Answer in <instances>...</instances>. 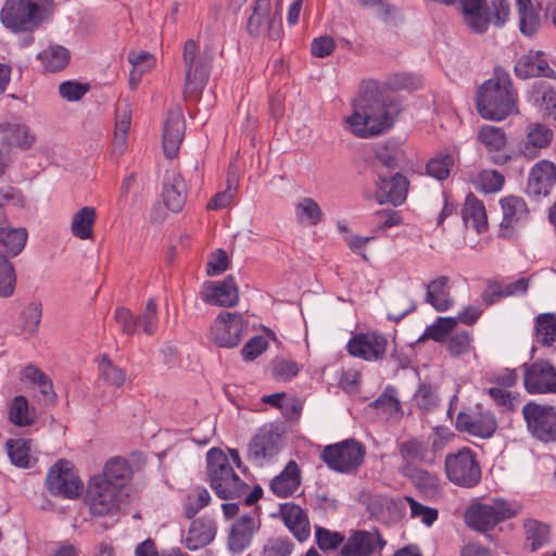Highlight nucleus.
Listing matches in <instances>:
<instances>
[{"label":"nucleus","instance_id":"nucleus-1","mask_svg":"<svg viewBox=\"0 0 556 556\" xmlns=\"http://www.w3.org/2000/svg\"><path fill=\"white\" fill-rule=\"evenodd\" d=\"M422 80L410 73H393L382 85L377 80H366L361 85L357 98L353 101V113L345 118L350 130L359 138H370L388 131L394 124L397 108L387 103L383 91H415Z\"/></svg>","mask_w":556,"mask_h":556},{"label":"nucleus","instance_id":"nucleus-2","mask_svg":"<svg viewBox=\"0 0 556 556\" xmlns=\"http://www.w3.org/2000/svg\"><path fill=\"white\" fill-rule=\"evenodd\" d=\"M476 106L483 119L493 122H502L519 113L518 93L508 72L495 67L493 76L480 86Z\"/></svg>","mask_w":556,"mask_h":556},{"label":"nucleus","instance_id":"nucleus-3","mask_svg":"<svg viewBox=\"0 0 556 556\" xmlns=\"http://www.w3.org/2000/svg\"><path fill=\"white\" fill-rule=\"evenodd\" d=\"M207 482L222 500H235L245 494L249 484L236 472L229 457L220 448L212 447L206 453Z\"/></svg>","mask_w":556,"mask_h":556},{"label":"nucleus","instance_id":"nucleus-4","mask_svg":"<svg viewBox=\"0 0 556 556\" xmlns=\"http://www.w3.org/2000/svg\"><path fill=\"white\" fill-rule=\"evenodd\" d=\"M53 9V0H7L0 20L13 33L30 31L47 20Z\"/></svg>","mask_w":556,"mask_h":556},{"label":"nucleus","instance_id":"nucleus-5","mask_svg":"<svg viewBox=\"0 0 556 556\" xmlns=\"http://www.w3.org/2000/svg\"><path fill=\"white\" fill-rule=\"evenodd\" d=\"M521 506L502 497L471 504L465 511V522L481 533L493 530L497 525L516 517Z\"/></svg>","mask_w":556,"mask_h":556},{"label":"nucleus","instance_id":"nucleus-6","mask_svg":"<svg viewBox=\"0 0 556 556\" xmlns=\"http://www.w3.org/2000/svg\"><path fill=\"white\" fill-rule=\"evenodd\" d=\"M528 434L543 444L556 443V405L527 402L521 408Z\"/></svg>","mask_w":556,"mask_h":556},{"label":"nucleus","instance_id":"nucleus-7","mask_svg":"<svg viewBox=\"0 0 556 556\" xmlns=\"http://www.w3.org/2000/svg\"><path fill=\"white\" fill-rule=\"evenodd\" d=\"M365 456V445L355 439H345L326 445L320 454V458L330 470L345 475L355 472L363 464Z\"/></svg>","mask_w":556,"mask_h":556},{"label":"nucleus","instance_id":"nucleus-8","mask_svg":"<svg viewBox=\"0 0 556 556\" xmlns=\"http://www.w3.org/2000/svg\"><path fill=\"white\" fill-rule=\"evenodd\" d=\"M185 66L184 96L186 99L198 100L210 77V63L199 53V46L188 39L182 49Z\"/></svg>","mask_w":556,"mask_h":556},{"label":"nucleus","instance_id":"nucleus-9","mask_svg":"<svg viewBox=\"0 0 556 556\" xmlns=\"http://www.w3.org/2000/svg\"><path fill=\"white\" fill-rule=\"evenodd\" d=\"M444 468L448 481L457 486L471 489L481 481V467L470 447L464 446L455 453H448Z\"/></svg>","mask_w":556,"mask_h":556},{"label":"nucleus","instance_id":"nucleus-10","mask_svg":"<svg viewBox=\"0 0 556 556\" xmlns=\"http://www.w3.org/2000/svg\"><path fill=\"white\" fill-rule=\"evenodd\" d=\"M123 494L118 486L110 484L104 478L93 475L87 482L84 503L90 515L105 517L118 509L123 501Z\"/></svg>","mask_w":556,"mask_h":556},{"label":"nucleus","instance_id":"nucleus-11","mask_svg":"<svg viewBox=\"0 0 556 556\" xmlns=\"http://www.w3.org/2000/svg\"><path fill=\"white\" fill-rule=\"evenodd\" d=\"M476 141L494 165L504 166L516 160L515 152L507 148L508 136L502 127L490 124L480 126L476 134Z\"/></svg>","mask_w":556,"mask_h":556},{"label":"nucleus","instance_id":"nucleus-12","mask_svg":"<svg viewBox=\"0 0 556 556\" xmlns=\"http://www.w3.org/2000/svg\"><path fill=\"white\" fill-rule=\"evenodd\" d=\"M502 219L498 235L504 239H513L517 231L525 228L531 222V212L523 198L506 195L500 199Z\"/></svg>","mask_w":556,"mask_h":556},{"label":"nucleus","instance_id":"nucleus-13","mask_svg":"<svg viewBox=\"0 0 556 556\" xmlns=\"http://www.w3.org/2000/svg\"><path fill=\"white\" fill-rule=\"evenodd\" d=\"M46 485L52 495L75 498L80 494L83 482L65 459L56 462L49 470Z\"/></svg>","mask_w":556,"mask_h":556},{"label":"nucleus","instance_id":"nucleus-14","mask_svg":"<svg viewBox=\"0 0 556 556\" xmlns=\"http://www.w3.org/2000/svg\"><path fill=\"white\" fill-rule=\"evenodd\" d=\"M247 31L253 37L277 40L282 34L280 17L271 14L270 0H255L253 13L248 18Z\"/></svg>","mask_w":556,"mask_h":556},{"label":"nucleus","instance_id":"nucleus-15","mask_svg":"<svg viewBox=\"0 0 556 556\" xmlns=\"http://www.w3.org/2000/svg\"><path fill=\"white\" fill-rule=\"evenodd\" d=\"M261 528L260 514L251 510L233 520L227 535V547L231 554L239 555L248 549L254 535Z\"/></svg>","mask_w":556,"mask_h":556},{"label":"nucleus","instance_id":"nucleus-16","mask_svg":"<svg viewBox=\"0 0 556 556\" xmlns=\"http://www.w3.org/2000/svg\"><path fill=\"white\" fill-rule=\"evenodd\" d=\"M554 140L553 129L539 122L529 123L525 128V136L516 146V159L521 156L527 161L539 157L544 149H547Z\"/></svg>","mask_w":556,"mask_h":556},{"label":"nucleus","instance_id":"nucleus-17","mask_svg":"<svg viewBox=\"0 0 556 556\" xmlns=\"http://www.w3.org/2000/svg\"><path fill=\"white\" fill-rule=\"evenodd\" d=\"M523 386L530 394H556V369L546 361L523 364Z\"/></svg>","mask_w":556,"mask_h":556},{"label":"nucleus","instance_id":"nucleus-18","mask_svg":"<svg viewBox=\"0 0 556 556\" xmlns=\"http://www.w3.org/2000/svg\"><path fill=\"white\" fill-rule=\"evenodd\" d=\"M387 542L377 529L355 530L343 544L341 556H382Z\"/></svg>","mask_w":556,"mask_h":556},{"label":"nucleus","instance_id":"nucleus-19","mask_svg":"<svg viewBox=\"0 0 556 556\" xmlns=\"http://www.w3.org/2000/svg\"><path fill=\"white\" fill-rule=\"evenodd\" d=\"M245 321L241 314L222 312L212 327V338L222 348H235L242 340Z\"/></svg>","mask_w":556,"mask_h":556},{"label":"nucleus","instance_id":"nucleus-20","mask_svg":"<svg viewBox=\"0 0 556 556\" xmlns=\"http://www.w3.org/2000/svg\"><path fill=\"white\" fill-rule=\"evenodd\" d=\"M387 345V338L379 332H359L349 340L346 350L351 356L375 362L383 358Z\"/></svg>","mask_w":556,"mask_h":556},{"label":"nucleus","instance_id":"nucleus-21","mask_svg":"<svg viewBox=\"0 0 556 556\" xmlns=\"http://www.w3.org/2000/svg\"><path fill=\"white\" fill-rule=\"evenodd\" d=\"M455 425L457 430L480 439L492 438L498 427L494 414L480 407L471 413L459 412Z\"/></svg>","mask_w":556,"mask_h":556},{"label":"nucleus","instance_id":"nucleus-22","mask_svg":"<svg viewBox=\"0 0 556 556\" xmlns=\"http://www.w3.org/2000/svg\"><path fill=\"white\" fill-rule=\"evenodd\" d=\"M376 187V199L379 204L390 202L393 205H401L406 200L409 181L401 173H396L390 178L379 175Z\"/></svg>","mask_w":556,"mask_h":556},{"label":"nucleus","instance_id":"nucleus-23","mask_svg":"<svg viewBox=\"0 0 556 556\" xmlns=\"http://www.w3.org/2000/svg\"><path fill=\"white\" fill-rule=\"evenodd\" d=\"M464 23L472 31L484 34L491 24L486 0H456Z\"/></svg>","mask_w":556,"mask_h":556},{"label":"nucleus","instance_id":"nucleus-24","mask_svg":"<svg viewBox=\"0 0 556 556\" xmlns=\"http://www.w3.org/2000/svg\"><path fill=\"white\" fill-rule=\"evenodd\" d=\"M204 302L224 307L235 306L239 301V293L232 276L222 281L207 282L202 290Z\"/></svg>","mask_w":556,"mask_h":556},{"label":"nucleus","instance_id":"nucleus-25","mask_svg":"<svg viewBox=\"0 0 556 556\" xmlns=\"http://www.w3.org/2000/svg\"><path fill=\"white\" fill-rule=\"evenodd\" d=\"M556 182V165L549 160H540L529 172L527 189L532 195H548Z\"/></svg>","mask_w":556,"mask_h":556},{"label":"nucleus","instance_id":"nucleus-26","mask_svg":"<svg viewBox=\"0 0 556 556\" xmlns=\"http://www.w3.org/2000/svg\"><path fill=\"white\" fill-rule=\"evenodd\" d=\"M279 516L288 530L300 541H306L311 535V525L306 511L293 502L279 505Z\"/></svg>","mask_w":556,"mask_h":556},{"label":"nucleus","instance_id":"nucleus-27","mask_svg":"<svg viewBox=\"0 0 556 556\" xmlns=\"http://www.w3.org/2000/svg\"><path fill=\"white\" fill-rule=\"evenodd\" d=\"M514 70L516 76L521 79L555 76V71L548 65L543 51H530L522 55L517 60Z\"/></svg>","mask_w":556,"mask_h":556},{"label":"nucleus","instance_id":"nucleus-28","mask_svg":"<svg viewBox=\"0 0 556 556\" xmlns=\"http://www.w3.org/2000/svg\"><path fill=\"white\" fill-rule=\"evenodd\" d=\"M278 437L269 431L256 433L248 446V459L256 466H263L267 459L279 453Z\"/></svg>","mask_w":556,"mask_h":556},{"label":"nucleus","instance_id":"nucleus-29","mask_svg":"<svg viewBox=\"0 0 556 556\" xmlns=\"http://www.w3.org/2000/svg\"><path fill=\"white\" fill-rule=\"evenodd\" d=\"M301 485V470L298 463L289 460L282 471L270 481V491L279 498L292 496Z\"/></svg>","mask_w":556,"mask_h":556},{"label":"nucleus","instance_id":"nucleus-30","mask_svg":"<svg viewBox=\"0 0 556 556\" xmlns=\"http://www.w3.org/2000/svg\"><path fill=\"white\" fill-rule=\"evenodd\" d=\"M187 184L179 173L167 175L162 190L164 205L174 213L182 211L187 200Z\"/></svg>","mask_w":556,"mask_h":556},{"label":"nucleus","instance_id":"nucleus-31","mask_svg":"<svg viewBox=\"0 0 556 556\" xmlns=\"http://www.w3.org/2000/svg\"><path fill=\"white\" fill-rule=\"evenodd\" d=\"M402 459L400 468L417 465H434V456L428 451V445L416 438L408 439L397 445Z\"/></svg>","mask_w":556,"mask_h":556},{"label":"nucleus","instance_id":"nucleus-32","mask_svg":"<svg viewBox=\"0 0 556 556\" xmlns=\"http://www.w3.org/2000/svg\"><path fill=\"white\" fill-rule=\"evenodd\" d=\"M185 136V119L178 112L168 114L163 128V151L166 157L177 155Z\"/></svg>","mask_w":556,"mask_h":556},{"label":"nucleus","instance_id":"nucleus-33","mask_svg":"<svg viewBox=\"0 0 556 556\" xmlns=\"http://www.w3.org/2000/svg\"><path fill=\"white\" fill-rule=\"evenodd\" d=\"M216 530V523L211 518L201 517L192 520L185 539L186 547L197 551L208 545L215 539Z\"/></svg>","mask_w":556,"mask_h":556},{"label":"nucleus","instance_id":"nucleus-34","mask_svg":"<svg viewBox=\"0 0 556 556\" xmlns=\"http://www.w3.org/2000/svg\"><path fill=\"white\" fill-rule=\"evenodd\" d=\"M527 100L544 116L556 121V89L552 86L542 81L534 83L528 91Z\"/></svg>","mask_w":556,"mask_h":556},{"label":"nucleus","instance_id":"nucleus-35","mask_svg":"<svg viewBox=\"0 0 556 556\" xmlns=\"http://www.w3.org/2000/svg\"><path fill=\"white\" fill-rule=\"evenodd\" d=\"M131 125V108L126 100H118L115 105V125L113 152L123 153L127 147L128 132Z\"/></svg>","mask_w":556,"mask_h":556},{"label":"nucleus","instance_id":"nucleus-36","mask_svg":"<svg viewBox=\"0 0 556 556\" xmlns=\"http://www.w3.org/2000/svg\"><path fill=\"white\" fill-rule=\"evenodd\" d=\"M96 476L104 478L110 484L118 486V490L124 493L125 486L132 478V469L127 459L116 456L111 457L104 464L102 471L96 473Z\"/></svg>","mask_w":556,"mask_h":556},{"label":"nucleus","instance_id":"nucleus-37","mask_svg":"<svg viewBox=\"0 0 556 556\" xmlns=\"http://www.w3.org/2000/svg\"><path fill=\"white\" fill-rule=\"evenodd\" d=\"M462 215L466 227H471L478 233L488 230L489 224L484 204L473 193L467 194Z\"/></svg>","mask_w":556,"mask_h":556},{"label":"nucleus","instance_id":"nucleus-38","mask_svg":"<svg viewBox=\"0 0 556 556\" xmlns=\"http://www.w3.org/2000/svg\"><path fill=\"white\" fill-rule=\"evenodd\" d=\"M28 233L24 227H11L5 219L0 220V244L8 256L15 257L24 250Z\"/></svg>","mask_w":556,"mask_h":556},{"label":"nucleus","instance_id":"nucleus-39","mask_svg":"<svg viewBox=\"0 0 556 556\" xmlns=\"http://www.w3.org/2000/svg\"><path fill=\"white\" fill-rule=\"evenodd\" d=\"M447 282V277L440 276L426 285V302L431 304L437 312H446L454 305Z\"/></svg>","mask_w":556,"mask_h":556},{"label":"nucleus","instance_id":"nucleus-40","mask_svg":"<svg viewBox=\"0 0 556 556\" xmlns=\"http://www.w3.org/2000/svg\"><path fill=\"white\" fill-rule=\"evenodd\" d=\"M97 219V211L93 206H83L72 216L71 232L79 240L93 239V227Z\"/></svg>","mask_w":556,"mask_h":556},{"label":"nucleus","instance_id":"nucleus-41","mask_svg":"<svg viewBox=\"0 0 556 556\" xmlns=\"http://www.w3.org/2000/svg\"><path fill=\"white\" fill-rule=\"evenodd\" d=\"M31 440L10 439L7 441V451L11 463L20 468H29L35 458L31 453Z\"/></svg>","mask_w":556,"mask_h":556},{"label":"nucleus","instance_id":"nucleus-42","mask_svg":"<svg viewBox=\"0 0 556 556\" xmlns=\"http://www.w3.org/2000/svg\"><path fill=\"white\" fill-rule=\"evenodd\" d=\"M21 376L23 380L37 387L47 402L52 403L55 400L52 381L40 368L27 365L22 369Z\"/></svg>","mask_w":556,"mask_h":556},{"label":"nucleus","instance_id":"nucleus-43","mask_svg":"<svg viewBox=\"0 0 556 556\" xmlns=\"http://www.w3.org/2000/svg\"><path fill=\"white\" fill-rule=\"evenodd\" d=\"M534 339L542 346H552L556 341V315L543 313L535 317Z\"/></svg>","mask_w":556,"mask_h":556},{"label":"nucleus","instance_id":"nucleus-44","mask_svg":"<svg viewBox=\"0 0 556 556\" xmlns=\"http://www.w3.org/2000/svg\"><path fill=\"white\" fill-rule=\"evenodd\" d=\"M37 58L41 62L45 71L58 72L66 67L71 54L66 48L55 45L38 53Z\"/></svg>","mask_w":556,"mask_h":556},{"label":"nucleus","instance_id":"nucleus-45","mask_svg":"<svg viewBox=\"0 0 556 556\" xmlns=\"http://www.w3.org/2000/svg\"><path fill=\"white\" fill-rule=\"evenodd\" d=\"M399 471L420 491H431L438 488L437 475L424 469L420 465L399 468Z\"/></svg>","mask_w":556,"mask_h":556},{"label":"nucleus","instance_id":"nucleus-46","mask_svg":"<svg viewBox=\"0 0 556 556\" xmlns=\"http://www.w3.org/2000/svg\"><path fill=\"white\" fill-rule=\"evenodd\" d=\"M475 188L482 193H497L505 185V177L496 169H482L473 178Z\"/></svg>","mask_w":556,"mask_h":556},{"label":"nucleus","instance_id":"nucleus-47","mask_svg":"<svg viewBox=\"0 0 556 556\" xmlns=\"http://www.w3.org/2000/svg\"><path fill=\"white\" fill-rule=\"evenodd\" d=\"M128 61L132 65L129 84L131 88L135 89L141 80L142 75L155 66V58L149 52H130L128 54Z\"/></svg>","mask_w":556,"mask_h":556},{"label":"nucleus","instance_id":"nucleus-48","mask_svg":"<svg viewBox=\"0 0 556 556\" xmlns=\"http://www.w3.org/2000/svg\"><path fill=\"white\" fill-rule=\"evenodd\" d=\"M0 130L3 134L4 146H17L28 148L34 142V137L28 132L25 125L21 124H0Z\"/></svg>","mask_w":556,"mask_h":556},{"label":"nucleus","instance_id":"nucleus-49","mask_svg":"<svg viewBox=\"0 0 556 556\" xmlns=\"http://www.w3.org/2000/svg\"><path fill=\"white\" fill-rule=\"evenodd\" d=\"M526 543L532 552L542 548L549 540V528L546 523L529 519L523 525Z\"/></svg>","mask_w":556,"mask_h":556},{"label":"nucleus","instance_id":"nucleus-50","mask_svg":"<svg viewBox=\"0 0 556 556\" xmlns=\"http://www.w3.org/2000/svg\"><path fill=\"white\" fill-rule=\"evenodd\" d=\"M295 217L301 225L316 226L323 219V211L312 198H303L294 207Z\"/></svg>","mask_w":556,"mask_h":556},{"label":"nucleus","instance_id":"nucleus-51","mask_svg":"<svg viewBox=\"0 0 556 556\" xmlns=\"http://www.w3.org/2000/svg\"><path fill=\"white\" fill-rule=\"evenodd\" d=\"M99 376L106 386L121 388L126 381L127 372L104 355L99 364Z\"/></svg>","mask_w":556,"mask_h":556},{"label":"nucleus","instance_id":"nucleus-52","mask_svg":"<svg viewBox=\"0 0 556 556\" xmlns=\"http://www.w3.org/2000/svg\"><path fill=\"white\" fill-rule=\"evenodd\" d=\"M457 319L454 317H438L434 323L427 326L418 342L431 339L442 342L446 336L456 327Z\"/></svg>","mask_w":556,"mask_h":556},{"label":"nucleus","instance_id":"nucleus-53","mask_svg":"<svg viewBox=\"0 0 556 556\" xmlns=\"http://www.w3.org/2000/svg\"><path fill=\"white\" fill-rule=\"evenodd\" d=\"M211 502L208 491L203 486H195L185 498V516L188 519L193 518L201 509Z\"/></svg>","mask_w":556,"mask_h":556},{"label":"nucleus","instance_id":"nucleus-54","mask_svg":"<svg viewBox=\"0 0 556 556\" xmlns=\"http://www.w3.org/2000/svg\"><path fill=\"white\" fill-rule=\"evenodd\" d=\"M16 287V273L7 255L0 253V296L10 298Z\"/></svg>","mask_w":556,"mask_h":556},{"label":"nucleus","instance_id":"nucleus-55","mask_svg":"<svg viewBox=\"0 0 556 556\" xmlns=\"http://www.w3.org/2000/svg\"><path fill=\"white\" fill-rule=\"evenodd\" d=\"M10 420L20 427L28 426L33 422L34 417L29 412L28 401L23 395L15 396L9 406Z\"/></svg>","mask_w":556,"mask_h":556},{"label":"nucleus","instance_id":"nucleus-56","mask_svg":"<svg viewBox=\"0 0 556 556\" xmlns=\"http://www.w3.org/2000/svg\"><path fill=\"white\" fill-rule=\"evenodd\" d=\"M454 163L455 159L452 154H439L428 161L426 173L438 180H444L448 177Z\"/></svg>","mask_w":556,"mask_h":556},{"label":"nucleus","instance_id":"nucleus-57","mask_svg":"<svg viewBox=\"0 0 556 556\" xmlns=\"http://www.w3.org/2000/svg\"><path fill=\"white\" fill-rule=\"evenodd\" d=\"M454 437L450 428L444 426L434 427L428 437V451L434 456V464L441 456L442 451Z\"/></svg>","mask_w":556,"mask_h":556},{"label":"nucleus","instance_id":"nucleus-58","mask_svg":"<svg viewBox=\"0 0 556 556\" xmlns=\"http://www.w3.org/2000/svg\"><path fill=\"white\" fill-rule=\"evenodd\" d=\"M138 331L152 336L159 327L157 305L154 299H149L143 313L137 317Z\"/></svg>","mask_w":556,"mask_h":556},{"label":"nucleus","instance_id":"nucleus-59","mask_svg":"<svg viewBox=\"0 0 556 556\" xmlns=\"http://www.w3.org/2000/svg\"><path fill=\"white\" fill-rule=\"evenodd\" d=\"M315 540L318 547L324 552L334 551L345 543V538L342 533L330 531L323 527H316Z\"/></svg>","mask_w":556,"mask_h":556},{"label":"nucleus","instance_id":"nucleus-60","mask_svg":"<svg viewBox=\"0 0 556 556\" xmlns=\"http://www.w3.org/2000/svg\"><path fill=\"white\" fill-rule=\"evenodd\" d=\"M473 336L471 331L462 330L454 332L447 341V351L453 356H459L473 350Z\"/></svg>","mask_w":556,"mask_h":556},{"label":"nucleus","instance_id":"nucleus-61","mask_svg":"<svg viewBox=\"0 0 556 556\" xmlns=\"http://www.w3.org/2000/svg\"><path fill=\"white\" fill-rule=\"evenodd\" d=\"M294 544L287 536L273 538L266 541L260 556H291Z\"/></svg>","mask_w":556,"mask_h":556},{"label":"nucleus","instance_id":"nucleus-62","mask_svg":"<svg viewBox=\"0 0 556 556\" xmlns=\"http://www.w3.org/2000/svg\"><path fill=\"white\" fill-rule=\"evenodd\" d=\"M405 501L409 505L410 516L413 518H420L427 527L432 526L438 519L439 513L435 508L425 506L410 496H406Z\"/></svg>","mask_w":556,"mask_h":556},{"label":"nucleus","instance_id":"nucleus-63","mask_svg":"<svg viewBox=\"0 0 556 556\" xmlns=\"http://www.w3.org/2000/svg\"><path fill=\"white\" fill-rule=\"evenodd\" d=\"M489 396L494 401L501 412H514L516 409V396L506 389L493 387L488 389Z\"/></svg>","mask_w":556,"mask_h":556},{"label":"nucleus","instance_id":"nucleus-64","mask_svg":"<svg viewBox=\"0 0 556 556\" xmlns=\"http://www.w3.org/2000/svg\"><path fill=\"white\" fill-rule=\"evenodd\" d=\"M89 91L88 84H81L77 81H63L59 86V93L63 99L67 101H78Z\"/></svg>","mask_w":556,"mask_h":556}]
</instances>
